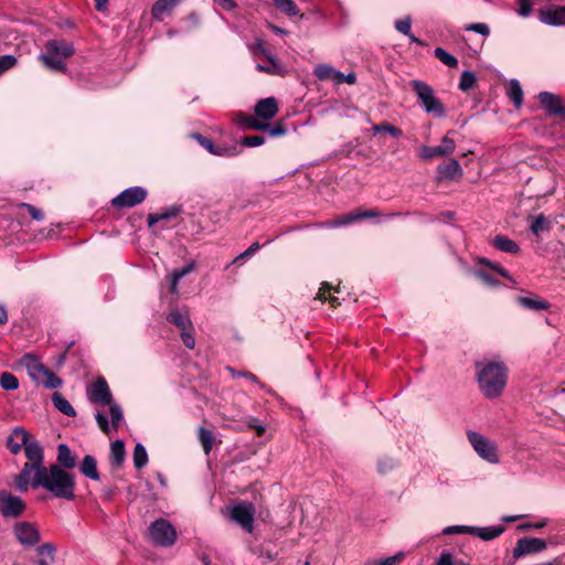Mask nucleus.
Segmentation results:
<instances>
[{"label": "nucleus", "instance_id": "dca6fc26", "mask_svg": "<svg viewBox=\"0 0 565 565\" xmlns=\"http://www.w3.org/2000/svg\"><path fill=\"white\" fill-rule=\"evenodd\" d=\"M537 99L548 115L565 116V104L559 95L541 92Z\"/></svg>", "mask_w": 565, "mask_h": 565}, {"label": "nucleus", "instance_id": "ddd939ff", "mask_svg": "<svg viewBox=\"0 0 565 565\" xmlns=\"http://www.w3.org/2000/svg\"><path fill=\"white\" fill-rule=\"evenodd\" d=\"M87 397L90 403L107 405L113 401V395L105 379L99 377L87 388Z\"/></svg>", "mask_w": 565, "mask_h": 565}, {"label": "nucleus", "instance_id": "c756f323", "mask_svg": "<svg viewBox=\"0 0 565 565\" xmlns=\"http://www.w3.org/2000/svg\"><path fill=\"white\" fill-rule=\"evenodd\" d=\"M518 303L526 309L535 310V311L547 310L550 308V303L539 297H536V298L519 297Z\"/></svg>", "mask_w": 565, "mask_h": 565}, {"label": "nucleus", "instance_id": "423d86ee", "mask_svg": "<svg viewBox=\"0 0 565 565\" xmlns=\"http://www.w3.org/2000/svg\"><path fill=\"white\" fill-rule=\"evenodd\" d=\"M149 537L158 546L170 547L178 539L174 526L166 519H157L149 526Z\"/></svg>", "mask_w": 565, "mask_h": 565}, {"label": "nucleus", "instance_id": "c03bdc74", "mask_svg": "<svg viewBox=\"0 0 565 565\" xmlns=\"http://www.w3.org/2000/svg\"><path fill=\"white\" fill-rule=\"evenodd\" d=\"M178 213H179V210L175 207H172L168 212L149 214L148 215V225L152 226L162 220H167V218L175 216Z\"/></svg>", "mask_w": 565, "mask_h": 565}, {"label": "nucleus", "instance_id": "3c124183", "mask_svg": "<svg viewBox=\"0 0 565 565\" xmlns=\"http://www.w3.org/2000/svg\"><path fill=\"white\" fill-rule=\"evenodd\" d=\"M17 58L15 56L13 55H1L0 56V75L9 70H11L12 67L15 66L17 64Z\"/></svg>", "mask_w": 565, "mask_h": 565}, {"label": "nucleus", "instance_id": "a878e982", "mask_svg": "<svg viewBox=\"0 0 565 565\" xmlns=\"http://www.w3.org/2000/svg\"><path fill=\"white\" fill-rule=\"evenodd\" d=\"M493 246L495 248H498L499 250L509 253V254H518L520 250L519 245L514 241H512L503 235H497L493 238Z\"/></svg>", "mask_w": 565, "mask_h": 565}, {"label": "nucleus", "instance_id": "bf43d9fd", "mask_svg": "<svg viewBox=\"0 0 565 565\" xmlns=\"http://www.w3.org/2000/svg\"><path fill=\"white\" fill-rule=\"evenodd\" d=\"M95 419L98 424L99 429L105 434H109V424H108L107 417L104 414H102L100 412H97L95 414Z\"/></svg>", "mask_w": 565, "mask_h": 565}, {"label": "nucleus", "instance_id": "4c0bfd02", "mask_svg": "<svg viewBox=\"0 0 565 565\" xmlns=\"http://www.w3.org/2000/svg\"><path fill=\"white\" fill-rule=\"evenodd\" d=\"M274 4L285 14L295 17L299 13V9L294 0H273Z\"/></svg>", "mask_w": 565, "mask_h": 565}, {"label": "nucleus", "instance_id": "bb28decb", "mask_svg": "<svg viewBox=\"0 0 565 565\" xmlns=\"http://www.w3.org/2000/svg\"><path fill=\"white\" fill-rule=\"evenodd\" d=\"M167 320L177 326L178 328L182 330L192 329V322L190 320V317L188 313H183L179 310H172L168 317Z\"/></svg>", "mask_w": 565, "mask_h": 565}, {"label": "nucleus", "instance_id": "4d7b16f0", "mask_svg": "<svg viewBox=\"0 0 565 565\" xmlns=\"http://www.w3.org/2000/svg\"><path fill=\"white\" fill-rule=\"evenodd\" d=\"M191 330L192 329H186L181 331L182 342L188 349H194L195 347V338Z\"/></svg>", "mask_w": 565, "mask_h": 565}, {"label": "nucleus", "instance_id": "2eb2a0df", "mask_svg": "<svg viewBox=\"0 0 565 565\" xmlns=\"http://www.w3.org/2000/svg\"><path fill=\"white\" fill-rule=\"evenodd\" d=\"M456 149V142L449 138L448 135L443 137L439 146L430 147L424 146L420 149V157L426 160H431L437 157H445L451 154Z\"/></svg>", "mask_w": 565, "mask_h": 565}, {"label": "nucleus", "instance_id": "4be33fe9", "mask_svg": "<svg viewBox=\"0 0 565 565\" xmlns=\"http://www.w3.org/2000/svg\"><path fill=\"white\" fill-rule=\"evenodd\" d=\"M195 138L201 143V146L204 147L212 154L222 156V157L235 154L234 149H230L227 147H217L213 143V141L211 139L205 138L201 135H196Z\"/></svg>", "mask_w": 565, "mask_h": 565}, {"label": "nucleus", "instance_id": "de8ad7c7", "mask_svg": "<svg viewBox=\"0 0 565 565\" xmlns=\"http://www.w3.org/2000/svg\"><path fill=\"white\" fill-rule=\"evenodd\" d=\"M372 130L377 134V132H381V131H384V132H388L391 136L395 137V138H398L402 136V130L395 126H392L387 122H382L380 125H374L372 127Z\"/></svg>", "mask_w": 565, "mask_h": 565}, {"label": "nucleus", "instance_id": "052dcab7", "mask_svg": "<svg viewBox=\"0 0 565 565\" xmlns=\"http://www.w3.org/2000/svg\"><path fill=\"white\" fill-rule=\"evenodd\" d=\"M260 248V245L258 242H255L253 243L245 252L241 253L235 259H234V263H237L242 259H244L245 257L247 256H250L253 254H255L256 252H258Z\"/></svg>", "mask_w": 565, "mask_h": 565}, {"label": "nucleus", "instance_id": "6e6d98bb", "mask_svg": "<svg viewBox=\"0 0 565 565\" xmlns=\"http://www.w3.org/2000/svg\"><path fill=\"white\" fill-rule=\"evenodd\" d=\"M265 142L263 136H246L242 139L241 143L245 147H258Z\"/></svg>", "mask_w": 565, "mask_h": 565}, {"label": "nucleus", "instance_id": "393cba45", "mask_svg": "<svg viewBox=\"0 0 565 565\" xmlns=\"http://www.w3.org/2000/svg\"><path fill=\"white\" fill-rule=\"evenodd\" d=\"M39 555L38 565H52L55 561V546L52 543H44L36 548Z\"/></svg>", "mask_w": 565, "mask_h": 565}, {"label": "nucleus", "instance_id": "aec40b11", "mask_svg": "<svg viewBox=\"0 0 565 565\" xmlns=\"http://www.w3.org/2000/svg\"><path fill=\"white\" fill-rule=\"evenodd\" d=\"M438 178L445 180H452L460 178L463 173L462 168L458 160L451 159L447 163L441 164L437 168Z\"/></svg>", "mask_w": 565, "mask_h": 565}, {"label": "nucleus", "instance_id": "4468645a", "mask_svg": "<svg viewBox=\"0 0 565 565\" xmlns=\"http://www.w3.org/2000/svg\"><path fill=\"white\" fill-rule=\"evenodd\" d=\"M17 540L24 546H34L41 540L38 529L29 522H19L13 527Z\"/></svg>", "mask_w": 565, "mask_h": 565}, {"label": "nucleus", "instance_id": "f8f14e48", "mask_svg": "<svg viewBox=\"0 0 565 565\" xmlns=\"http://www.w3.org/2000/svg\"><path fill=\"white\" fill-rule=\"evenodd\" d=\"M147 196V191L141 186H132L122 191L113 199L111 203L116 207H132L141 203Z\"/></svg>", "mask_w": 565, "mask_h": 565}, {"label": "nucleus", "instance_id": "79ce46f5", "mask_svg": "<svg viewBox=\"0 0 565 565\" xmlns=\"http://www.w3.org/2000/svg\"><path fill=\"white\" fill-rule=\"evenodd\" d=\"M405 557V554L403 552H399L393 556L385 557L382 559H371L365 563V565H397L399 564Z\"/></svg>", "mask_w": 565, "mask_h": 565}, {"label": "nucleus", "instance_id": "58836bf2", "mask_svg": "<svg viewBox=\"0 0 565 565\" xmlns=\"http://www.w3.org/2000/svg\"><path fill=\"white\" fill-rule=\"evenodd\" d=\"M148 462L146 448L141 444H137L134 449V465L137 469H141Z\"/></svg>", "mask_w": 565, "mask_h": 565}, {"label": "nucleus", "instance_id": "864d4df0", "mask_svg": "<svg viewBox=\"0 0 565 565\" xmlns=\"http://www.w3.org/2000/svg\"><path fill=\"white\" fill-rule=\"evenodd\" d=\"M535 0H519L518 14L526 18L532 13Z\"/></svg>", "mask_w": 565, "mask_h": 565}, {"label": "nucleus", "instance_id": "a19ab883", "mask_svg": "<svg viewBox=\"0 0 565 565\" xmlns=\"http://www.w3.org/2000/svg\"><path fill=\"white\" fill-rule=\"evenodd\" d=\"M0 385L6 391H13L19 387V381L12 373L3 372L0 376Z\"/></svg>", "mask_w": 565, "mask_h": 565}, {"label": "nucleus", "instance_id": "39448f33", "mask_svg": "<svg viewBox=\"0 0 565 565\" xmlns=\"http://www.w3.org/2000/svg\"><path fill=\"white\" fill-rule=\"evenodd\" d=\"M411 86L427 114H433L438 118L446 115L445 106L440 99L435 96L433 88L428 84L422 81H413Z\"/></svg>", "mask_w": 565, "mask_h": 565}, {"label": "nucleus", "instance_id": "473e14b6", "mask_svg": "<svg viewBox=\"0 0 565 565\" xmlns=\"http://www.w3.org/2000/svg\"><path fill=\"white\" fill-rule=\"evenodd\" d=\"M530 230L534 235L540 236L542 233L550 232L551 222L543 214H540L532 218Z\"/></svg>", "mask_w": 565, "mask_h": 565}, {"label": "nucleus", "instance_id": "cd10ccee", "mask_svg": "<svg viewBox=\"0 0 565 565\" xmlns=\"http://www.w3.org/2000/svg\"><path fill=\"white\" fill-rule=\"evenodd\" d=\"M194 269V264H189L181 269H175L169 276L170 287L169 290L171 294H178V284L180 279H182L185 275L190 274Z\"/></svg>", "mask_w": 565, "mask_h": 565}, {"label": "nucleus", "instance_id": "6e6552de", "mask_svg": "<svg viewBox=\"0 0 565 565\" xmlns=\"http://www.w3.org/2000/svg\"><path fill=\"white\" fill-rule=\"evenodd\" d=\"M467 437L475 451L482 459L491 463L499 462L497 446L493 443H491L487 437L472 430H469L467 433Z\"/></svg>", "mask_w": 565, "mask_h": 565}, {"label": "nucleus", "instance_id": "680f3d73", "mask_svg": "<svg viewBox=\"0 0 565 565\" xmlns=\"http://www.w3.org/2000/svg\"><path fill=\"white\" fill-rule=\"evenodd\" d=\"M231 372H232V374H233V376H234V377H235V376H243V379H247V380L252 381L253 383L258 384L262 388H264V387H265V385H264V384H262V383L258 381L257 376H256V375H254V374H253V373H250V372H235V371H234V370H232V369H231Z\"/></svg>", "mask_w": 565, "mask_h": 565}, {"label": "nucleus", "instance_id": "338daca9", "mask_svg": "<svg viewBox=\"0 0 565 565\" xmlns=\"http://www.w3.org/2000/svg\"><path fill=\"white\" fill-rule=\"evenodd\" d=\"M332 289V286L329 284V282H322L320 289H319V292H318V296L317 298L322 300V301H326L329 299L330 296H328L329 291Z\"/></svg>", "mask_w": 565, "mask_h": 565}, {"label": "nucleus", "instance_id": "c9c22d12", "mask_svg": "<svg viewBox=\"0 0 565 565\" xmlns=\"http://www.w3.org/2000/svg\"><path fill=\"white\" fill-rule=\"evenodd\" d=\"M125 455H126V451H125L124 441L115 440L114 443H111L110 456H111V461L114 465H116L118 467L121 466V463L124 462V459H125Z\"/></svg>", "mask_w": 565, "mask_h": 565}, {"label": "nucleus", "instance_id": "c85d7f7f", "mask_svg": "<svg viewBox=\"0 0 565 565\" xmlns=\"http://www.w3.org/2000/svg\"><path fill=\"white\" fill-rule=\"evenodd\" d=\"M52 402L54 406L64 415L74 417L76 416V412L70 402L58 392L53 393Z\"/></svg>", "mask_w": 565, "mask_h": 565}, {"label": "nucleus", "instance_id": "5701e85b", "mask_svg": "<svg viewBox=\"0 0 565 565\" xmlns=\"http://www.w3.org/2000/svg\"><path fill=\"white\" fill-rule=\"evenodd\" d=\"M81 472L86 476L87 478L98 481L99 480V472L97 470V461L96 459L90 456L86 455L81 463Z\"/></svg>", "mask_w": 565, "mask_h": 565}, {"label": "nucleus", "instance_id": "f03ea898", "mask_svg": "<svg viewBox=\"0 0 565 565\" xmlns=\"http://www.w3.org/2000/svg\"><path fill=\"white\" fill-rule=\"evenodd\" d=\"M476 370L481 394L488 399L501 396L508 383L507 366L495 361H481L476 363Z\"/></svg>", "mask_w": 565, "mask_h": 565}, {"label": "nucleus", "instance_id": "f3484780", "mask_svg": "<svg viewBox=\"0 0 565 565\" xmlns=\"http://www.w3.org/2000/svg\"><path fill=\"white\" fill-rule=\"evenodd\" d=\"M537 15L540 21L546 25H565V6L540 9Z\"/></svg>", "mask_w": 565, "mask_h": 565}, {"label": "nucleus", "instance_id": "e2e57ef3", "mask_svg": "<svg viewBox=\"0 0 565 565\" xmlns=\"http://www.w3.org/2000/svg\"><path fill=\"white\" fill-rule=\"evenodd\" d=\"M267 130L269 131V135L271 137L284 136L287 131L285 126L280 122H276L275 125L269 126V128Z\"/></svg>", "mask_w": 565, "mask_h": 565}, {"label": "nucleus", "instance_id": "9d476101", "mask_svg": "<svg viewBox=\"0 0 565 565\" xmlns=\"http://www.w3.org/2000/svg\"><path fill=\"white\" fill-rule=\"evenodd\" d=\"M25 510L24 501L6 490H0V512L6 518H18Z\"/></svg>", "mask_w": 565, "mask_h": 565}, {"label": "nucleus", "instance_id": "9b49d317", "mask_svg": "<svg viewBox=\"0 0 565 565\" xmlns=\"http://www.w3.org/2000/svg\"><path fill=\"white\" fill-rule=\"evenodd\" d=\"M546 542L539 537H522L516 541L513 550V557L520 558L531 554H537L545 551Z\"/></svg>", "mask_w": 565, "mask_h": 565}, {"label": "nucleus", "instance_id": "8fccbe9b", "mask_svg": "<svg viewBox=\"0 0 565 565\" xmlns=\"http://www.w3.org/2000/svg\"><path fill=\"white\" fill-rule=\"evenodd\" d=\"M443 533L446 535L472 534V526H466V525L447 526L443 530Z\"/></svg>", "mask_w": 565, "mask_h": 565}, {"label": "nucleus", "instance_id": "7ed1b4c3", "mask_svg": "<svg viewBox=\"0 0 565 565\" xmlns=\"http://www.w3.org/2000/svg\"><path fill=\"white\" fill-rule=\"evenodd\" d=\"M44 49L45 52L39 56V60L52 71L65 72V61L74 53L73 45L65 41L50 40Z\"/></svg>", "mask_w": 565, "mask_h": 565}, {"label": "nucleus", "instance_id": "603ef678", "mask_svg": "<svg viewBox=\"0 0 565 565\" xmlns=\"http://www.w3.org/2000/svg\"><path fill=\"white\" fill-rule=\"evenodd\" d=\"M394 25L395 29L402 34H409L412 28V18L407 15L403 19L396 20Z\"/></svg>", "mask_w": 565, "mask_h": 565}, {"label": "nucleus", "instance_id": "6ab92c4d", "mask_svg": "<svg viewBox=\"0 0 565 565\" xmlns=\"http://www.w3.org/2000/svg\"><path fill=\"white\" fill-rule=\"evenodd\" d=\"M380 215H381V213L376 210H370V211H364V212H360V211L351 212L349 214H344V215L337 217L334 221L331 222V225L332 226H343V225H348L350 223H353V222H356V221H360L363 218H372V217H377Z\"/></svg>", "mask_w": 565, "mask_h": 565}, {"label": "nucleus", "instance_id": "7c9ffc66", "mask_svg": "<svg viewBox=\"0 0 565 565\" xmlns=\"http://www.w3.org/2000/svg\"><path fill=\"white\" fill-rule=\"evenodd\" d=\"M237 122L245 128L254 129V130H266L269 128V125L259 120V118H255L250 115H239Z\"/></svg>", "mask_w": 565, "mask_h": 565}, {"label": "nucleus", "instance_id": "412c9836", "mask_svg": "<svg viewBox=\"0 0 565 565\" xmlns=\"http://www.w3.org/2000/svg\"><path fill=\"white\" fill-rule=\"evenodd\" d=\"M58 466L65 469H73L76 466V457L67 445L61 444L57 447Z\"/></svg>", "mask_w": 565, "mask_h": 565}, {"label": "nucleus", "instance_id": "f257e3e1", "mask_svg": "<svg viewBox=\"0 0 565 565\" xmlns=\"http://www.w3.org/2000/svg\"><path fill=\"white\" fill-rule=\"evenodd\" d=\"M19 491L32 488H44L54 497L73 500L75 498V478L58 465L44 466V451L33 447L28 451V462L22 467L14 480Z\"/></svg>", "mask_w": 565, "mask_h": 565}, {"label": "nucleus", "instance_id": "5fc2aeb1", "mask_svg": "<svg viewBox=\"0 0 565 565\" xmlns=\"http://www.w3.org/2000/svg\"><path fill=\"white\" fill-rule=\"evenodd\" d=\"M465 30L479 33L483 36H488L490 34V29L486 23H471L466 25Z\"/></svg>", "mask_w": 565, "mask_h": 565}, {"label": "nucleus", "instance_id": "f704fd0d", "mask_svg": "<svg viewBox=\"0 0 565 565\" xmlns=\"http://www.w3.org/2000/svg\"><path fill=\"white\" fill-rule=\"evenodd\" d=\"M508 95L510 99L514 103L516 108H520L523 102V90L520 83L516 79H512L509 83Z\"/></svg>", "mask_w": 565, "mask_h": 565}, {"label": "nucleus", "instance_id": "1a4fd4ad", "mask_svg": "<svg viewBox=\"0 0 565 565\" xmlns=\"http://www.w3.org/2000/svg\"><path fill=\"white\" fill-rule=\"evenodd\" d=\"M231 519L239 524L246 532L254 530L255 508L252 503L241 502L233 505L230 510Z\"/></svg>", "mask_w": 565, "mask_h": 565}, {"label": "nucleus", "instance_id": "b1692460", "mask_svg": "<svg viewBox=\"0 0 565 565\" xmlns=\"http://www.w3.org/2000/svg\"><path fill=\"white\" fill-rule=\"evenodd\" d=\"M504 532V526L495 525V526H486V527H476L472 526V535L478 536L481 540L490 541Z\"/></svg>", "mask_w": 565, "mask_h": 565}, {"label": "nucleus", "instance_id": "09e8293b", "mask_svg": "<svg viewBox=\"0 0 565 565\" xmlns=\"http://www.w3.org/2000/svg\"><path fill=\"white\" fill-rule=\"evenodd\" d=\"M396 467V461L392 458L384 457L377 461V470L380 473H387Z\"/></svg>", "mask_w": 565, "mask_h": 565}, {"label": "nucleus", "instance_id": "774afa93", "mask_svg": "<svg viewBox=\"0 0 565 565\" xmlns=\"http://www.w3.org/2000/svg\"><path fill=\"white\" fill-rule=\"evenodd\" d=\"M476 276L489 286H495L498 284V281L495 279H493L490 275H488L483 271H477Z\"/></svg>", "mask_w": 565, "mask_h": 565}, {"label": "nucleus", "instance_id": "72a5a7b5", "mask_svg": "<svg viewBox=\"0 0 565 565\" xmlns=\"http://www.w3.org/2000/svg\"><path fill=\"white\" fill-rule=\"evenodd\" d=\"M199 440L202 445L205 455H209L213 448L214 435L213 433L204 427L198 429Z\"/></svg>", "mask_w": 565, "mask_h": 565}, {"label": "nucleus", "instance_id": "20e7f679", "mask_svg": "<svg viewBox=\"0 0 565 565\" xmlns=\"http://www.w3.org/2000/svg\"><path fill=\"white\" fill-rule=\"evenodd\" d=\"M21 364L26 369L29 376L38 384L46 388H57L62 385V380L46 369L35 355L24 354Z\"/></svg>", "mask_w": 565, "mask_h": 565}, {"label": "nucleus", "instance_id": "13d9d810", "mask_svg": "<svg viewBox=\"0 0 565 565\" xmlns=\"http://www.w3.org/2000/svg\"><path fill=\"white\" fill-rule=\"evenodd\" d=\"M481 264H484L486 266L490 267L491 269H493L494 271H497L499 275H501L502 277H505L508 279H510V275L508 273L507 269H504L502 266L498 265V264H493L491 262H489L488 259L486 258H481L479 260Z\"/></svg>", "mask_w": 565, "mask_h": 565}, {"label": "nucleus", "instance_id": "0eeeda50", "mask_svg": "<svg viewBox=\"0 0 565 565\" xmlns=\"http://www.w3.org/2000/svg\"><path fill=\"white\" fill-rule=\"evenodd\" d=\"M7 447L13 455L19 454L22 449H24L26 458L29 449L33 447H38L41 451H44L40 443L32 439L30 434L21 426H17L12 429L7 439Z\"/></svg>", "mask_w": 565, "mask_h": 565}, {"label": "nucleus", "instance_id": "69168bd1", "mask_svg": "<svg viewBox=\"0 0 565 565\" xmlns=\"http://www.w3.org/2000/svg\"><path fill=\"white\" fill-rule=\"evenodd\" d=\"M23 206L28 210L29 214L31 215V217L35 221H42L44 215L42 213V211H40L39 209H36L35 206L31 205V204H23Z\"/></svg>", "mask_w": 565, "mask_h": 565}, {"label": "nucleus", "instance_id": "e433bc0d", "mask_svg": "<svg viewBox=\"0 0 565 565\" xmlns=\"http://www.w3.org/2000/svg\"><path fill=\"white\" fill-rule=\"evenodd\" d=\"M172 0H157L152 6L151 13L156 20H161L163 14L174 6Z\"/></svg>", "mask_w": 565, "mask_h": 565}, {"label": "nucleus", "instance_id": "2f4dec72", "mask_svg": "<svg viewBox=\"0 0 565 565\" xmlns=\"http://www.w3.org/2000/svg\"><path fill=\"white\" fill-rule=\"evenodd\" d=\"M266 60L269 62V65L265 66L262 64H257V71L271 75H277L281 73L284 67L274 55H271L270 53H266Z\"/></svg>", "mask_w": 565, "mask_h": 565}, {"label": "nucleus", "instance_id": "a211bd4d", "mask_svg": "<svg viewBox=\"0 0 565 565\" xmlns=\"http://www.w3.org/2000/svg\"><path fill=\"white\" fill-rule=\"evenodd\" d=\"M255 115L259 119L269 120L278 113V104L274 97L260 99L254 108Z\"/></svg>", "mask_w": 565, "mask_h": 565}, {"label": "nucleus", "instance_id": "a18cd8bd", "mask_svg": "<svg viewBox=\"0 0 565 565\" xmlns=\"http://www.w3.org/2000/svg\"><path fill=\"white\" fill-rule=\"evenodd\" d=\"M107 405L109 406L111 425L115 429H117L124 418L122 411H121L120 406L118 404L114 403L113 401L110 402V404H107Z\"/></svg>", "mask_w": 565, "mask_h": 565}, {"label": "nucleus", "instance_id": "37998d69", "mask_svg": "<svg viewBox=\"0 0 565 565\" xmlns=\"http://www.w3.org/2000/svg\"><path fill=\"white\" fill-rule=\"evenodd\" d=\"M476 75L470 71H465L460 77L459 88L463 92H467L476 85Z\"/></svg>", "mask_w": 565, "mask_h": 565}, {"label": "nucleus", "instance_id": "ea45409f", "mask_svg": "<svg viewBox=\"0 0 565 565\" xmlns=\"http://www.w3.org/2000/svg\"><path fill=\"white\" fill-rule=\"evenodd\" d=\"M435 56L448 67H457L458 60L452 54L448 53L441 47H436L434 51Z\"/></svg>", "mask_w": 565, "mask_h": 565}, {"label": "nucleus", "instance_id": "0e129e2a", "mask_svg": "<svg viewBox=\"0 0 565 565\" xmlns=\"http://www.w3.org/2000/svg\"><path fill=\"white\" fill-rule=\"evenodd\" d=\"M454 564H455L454 556L447 551H443L438 561L436 562V565H454Z\"/></svg>", "mask_w": 565, "mask_h": 565}, {"label": "nucleus", "instance_id": "49530a36", "mask_svg": "<svg viewBox=\"0 0 565 565\" xmlns=\"http://www.w3.org/2000/svg\"><path fill=\"white\" fill-rule=\"evenodd\" d=\"M334 68L328 64H318L313 74L321 81L331 79Z\"/></svg>", "mask_w": 565, "mask_h": 565}]
</instances>
